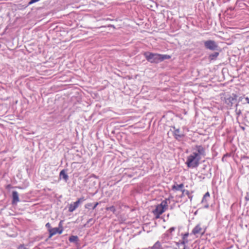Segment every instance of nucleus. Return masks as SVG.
<instances>
[{
	"instance_id": "nucleus-1",
	"label": "nucleus",
	"mask_w": 249,
	"mask_h": 249,
	"mask_svg": "<svg viewBox=\"0 0 249 249\" xmlns=\"http://www.w3.org/2000/svg\"><path fill=\"white\" fill-rule=\"evenodd\" d=\"M143 55L146 59L151 63H159L165 59L170 58V56L166 54H161L145 52Z\"/></svg>"
},
{
	"instance_id": "nucleus-2",
	"label": "nucleus",
	"mask_w": 249,
	"mask_h": 249,
	"mask_svg": "<svg viewBox=\"0 0 249 249\" xmlns=\"http://www.w3.org/2000/svg\"><path fill=\"white\" fill-rule=\"evenodd\" d=\"M196 154H191L187 158L186 164L189 168H196L197 167L199 164L200 159L197 158Z\"/></svg>"
},
{
	"instance_id": "nucleus-3",
	"label": "nucleus",
	"mask_w": 249,
	"mask_h": 249,
	"mask_svg": "<svg viewBox=\"0 0 249 249\" xmlns=\"http://www.w3.org/2000/svg\"><path fill=\"white\" fill-rule=\"evenodd\" d=\"M167 201L166 199L163 200L160 204L158 205L155 209L153 210V213L156 218H159L160 215L165 212L167 208Z\"/></svg>"
},
{
	"instance_id": "nucleus-4",
	"label": "nucleus",
	"mask_w": 249,
	"mask_h": 249,
	"mask_svg": "<svg viewBox=\"0 0 249 249\" xmlns=\"http://www.w3.org/2000/svg\"><path fill=\"white\" fill-rule=\"evenodd\" d=\"M192 154H196L200 160L206 156L205 147L202 145H196L192 147Z\"/></svg>"
},
{
	"instance_id": "nucleus-5",
	"label": "nucleus",
	"mask_w": 249,
	"mask_h": 249,
	"mask_svg": "<svg viewBox=\"0 0 249 249\" xmlns=\"http://www.w3.org/2000/svg\"><path fill=\"white\" fill-rule=\"evenodd\" d=\"M237 95L235 94H232L225 98V103L228 108H231L233 105H235L237 100Z\"/></svg>"
},
{
	"instance_id": "nucleus-6",
	"label": "nucleus",
	"mask_w": 249,
	"mask_h": 249,
	"mask_svg": "<svg viewBox=\"0 0 249 249\" xmlns=\"http://www.w3.org/2000/svg\"><path fill=\"white\" fill-rule=\"evenodd\" d=\"M204 46L206 49L211 51H218L219 47L218 44L214 40H209L204 41Z\"/></svg>"
},
{
	"instance_id": "nucleus-7",
	"label": "nucleus",
	"mask_w": 249,
	"mask_h": 249,
	"mask_svg": "<svg viewBox=\"0 0 249 249\" xmlns=\"http://www.w3.org/2000/svg\"><path fill=\"white\" fill-rule=\"evenodd\" d=\"M85 200L86 199L84 197H81L78 198L76 201L70 205L69 207V211L70 212H73L76 208H78L80 204L83 203Z\"/></svg>"
},
{
	"instance_id": "nucleus-8",
	"label": "nucleus",
	"mask_w": 249,
	"mask_h": 249,
	"mask_svg": "<svg viewBox=\"0 0 249 249\" xmlns=\"http://www.w3.org/2000/svg\"><path fill=\"white\" fill-rule=\"evenodd\" d=\"M204 232L205 230L201 228V225L200 224L196 225L192 231V233L194 235H196L197 234L203 235Z\"/></svg>"
},
{
	"instance_id": "nucleus-9",
	"label": "nucleus",
	"mask_w": 249,
	"mask_h": 249,
	"mask_svg": "<svg viewBox=\"0 0 249 249\" xmlns=\"http://www.w3.org/2000/svg\"><path fill=\"white\" fill-rule=\"evenodd\" d=\"M210 197V195L208 192L206 193L203 196L202 199L201 200V203L204 205V208H208L209 207L208 201Z\"/></svg>"
},
{
	"instance_id": "nucleus-10",
	"label": "nucleus",
	"mask_w": 249,
	"mask_h": 249,
	"mask_svg": "<svg viewBox=\"0 0 249 249\" xmlns=\"http://www.w3.org/2000/svg\"><path fill=\"white\" fill-rule=\"evenodd\" d=\"M188 235V232L182 234V240L180 242L177 243V245L178 246L180 245L186 246V244L188 242V240L187 239Z\"/></svg>"
},
{
	"instance_id": "nucleus-11",
	"label": "nucleus",
	"mask_w": 249,
	"mask_h": 249,
	"mask_svg": "<svg viewBox=\"0 0 249 249\" xmlns=\"http://www.w3.org/2000/svg\"><path fill=\"white\" fill-rule=\"evenodd\" d=\"M63 231V229L61 228V229H59V228H52V229L50 230V235L49 237H51L53 235H55L57 233H58L59 234H61Z\"/></svg>"
},
{
	"instance_id": "nucleus-12",
	"label": "nucleus",
	"mask_w": 249,
	"mask_h": 249,
	"mask_svg": "<svg viewBox=\"0 0 249 249\" xmlns=\"http://www.w3.org/2000/svg\"><path fill=\"white\" fill-rule=\"evenodd\" d=\"M173 128L175 129L174 136L176 139L179 140L180 139L184 137V135L180 133V130L179 129H175V127H174Z\"/></svg>"
},
{
	"instance_id": "nucleus-13",
	"label": "nucleus",
	"mask_w": 249,
	"mask_h": 249,
	"mask_svg": "<svg viewBox=\"0 0 249 249\" xmlns=\"http://www.w3.org/2000/svg\"><path fill=\"white\" fill-rule=\"evenodd\" d=\"M19 201L18 193L16 191L12 192V204H17Z\"/></svg>"
},
{
	"instance_id": "nucleus-14",
	"label": "nucleus",
	"mask_w": 249,
	"mask_h": 249,
	"mask_svg": "<svg viewBox=\"0 0 249 249\" xmlns=\"http://www.w3.org/2000/svg\"><path fill=\"white\" fill-rule=\"evenodd\" d=\"M59 176L60 178H62L65 181H67L69 179V176L64 170H63L60 172Z\"/></svg>"
},
{
	"instance_id": "nucleus-15",
	"label": "nucleus",
	"mask_w": 249,
	"mask_h": 249,
	"mask_svg": "<svg viewBox=\"0 0 249 249\" xmlns=\"http://www.w3.org/2000/svg\"><path fill=\"white\" fill-rule=\"evenodd\" d=\"M183 187H184V184L183 183H181L180 184H174L172 186V189L176 190V191H178V190L181 191V190H183Z\"/></svg>"
},
{
	"instance_id": "nucleus-16",
	"label": "nucleus",
	"mask_w": 249,
	"mask_h": 249,
	"mask_svg": "<svg viewBox=\"0 0 249 249\" xmlns=\"http://www.w3.org/2000/svg\"><path fill=\"white\" fill-rule=\"evenodd\" d=\"M219 53L218 52H214L213 53L210 54L209 55V59L210 60H216L218 56L219 55Z\"/></svg>"
},
{
	"instance_id": "nucleus-17",
	"label": "nucleus",
	"mask_w": 249,
	"mask_h": 249,
	"mask_svg": "<svg viewBox=\"0 0 249 249\" xmlns=\"http://www.w3.org/2000/svg\"><path fill=\"white\" fill-rule=\"evenodd\" d=\"M98 204H99L98 202H96L93 206L92 203H89L86 204L85 205V207L86 209H90V208L92 207V209L94 210L96 208V207L98 206Z\"/></svg>"
},
{
	"instance_id": "nucleus-18",
	"label": "nucleus",
	"mask_w": 249,
	"mask_h": 249,
	"mask_svg": "<svg viewBox=\"0 0 249 249\" xmlns=\"http://www.w3.org/2000/svg\"><path fill=\"white\" fill-rule=\"evenodd\" d=\"M243 102V104H249V98L248 97H239V98L238 99V102Z\"/></svg>"
},
{
	"instance_id": "nucleus-19",
	"label": "nucleus",
	"mask_w": 249,
	"mask_h": 249,
	"mask_svg": "<svg viewBox=\"0 0 249 249\" xmlns=\"http://www.w3.org/2000/svg\"><path fill=\"white\" fill-rule=\"evenodd\" d=\"M69 240L70 242H77L78 241V237L76 235H71L69 237Z\"/></svg>"
},
{
	"instance_id": "nucleus-20",
	"label": "nucleus",
	"mask_w": 249,
	"mask_h": 249,
	"mask_svg": "<svg viewBox=\"0 0 249 249\" xmlns=\"http://www.w3.org/2000/svg\"><path fill=\"white\" fill-rule=\"evenodd\" d=\"M238 106V104H235V107H236V108H235V112L236 113V114L238 116H239L241 113H242V111H241V110L240 109H238L237 108V106Z\"/></svg>"
},
{
	"instance_id": "nucleus-21",
	"label": "nucleus",
	"mask_w": 249,
	"mask_h": 249,
	"mask_svg": "<svg viewBox=\"0 0 249 249\" xmlns=\"http://www.w3.org/2000/svg\"><path fill=\"white\" fill-rule=\"evenodd\" d=\"M181 191L182 192V196L184 195L189 196V194H190L189 191L187 190L183 189L181 190Z\"/></svg>"
},
{
	"instance_id": "nucleus-22",
	"label": "nucleus",
	"mask_w": 249,
	"mask_h": 249,
	"mask_svg": "<svg viewBox=\"0 0 249 249\" xmlns=\"http://www.w3.org/2000/svg\"><path fill=\"white\" fill-rule=\"evenodd\" d=\"M106 209H107V210L110 211L113 213H114L116 211V209H115V207L113 206H112L109 207H107L106 208Z\"/></svg>"
},
{
	"instance_id": "nucleus-23",
	"label": "nucleus",
	"mask_w": 249,
	"mask_h": 249,
	"mask_svg": "<svg viewBox=\"0 0 249 249\" xmlns=\"http://www.w3.org/2000/svg\"><path fill=\"white\" fill-rule=\"evenodd\" d=\"M160 243L159 241H158L154 245L152 248L153 249H158L160 248Z\"/></svg>"
},
{
	"instance_id": "nucleus-24",
	"label": "nucleus",
	"mask_w": 249,
	"mask_h": 249,
	"mask_svg": "<svg viewBox=\"0 0 249 249\" xmlns=\"http://www.w3.org/2000/svg\"><path fill=\"white\" fill-rule=\"evenodd\" d=\"M46 227L48 228V231L50 232V230L52 229V228L51 227V224L49 223H47L46 225Z\"/></svg>"
},
{
	"instance_id": "nucleus-25",
	"label": "nucleus",
	"mask_w": 249,
	"mask_h": 249,
	"mask_svg": "<svg viewBox=\"0 0 249 249\" xmlns=\"http://www.w3.org/2000/svg\"><path fill=\"white\" fill-rule=\"evenodd\" d=\"M39 0H31L28 3V5H31L34 3L38 1Z\"/></svg>"
},
{
	"instance_id": "nucleus-26",
	"label": "nucleus",
	"mask_w": 249,
	"mask_h": 249,
	"mask_svg": "<svg viewBox=\"0 0 249 249\" xmlns=\"http://www.w3.org/2000/svg\"><path fill=\"white\" fill-rule=\"evenodd\" d=\"M175 230V227H171L170 228L168 231L167 232H169L170 233H172L173 231H174Z\"/></svg>"
},
{
	"instance_id": "nucleus-27",
	"label": "nucleus",
	"mask_w": 249,
	"mask_h": 249,
	"mask_svg": "<svg viewBox=\"0 0 249 249\" xmlns=\"http://www.w3.org/2000/svg\"><path fill=\"white\" fill-rule=\"evenodd\" d=\"M92 222V224L94 223V220L92 218H90L89 219V220L87 221V223H89L90 222Z\"/></svg>"
},
{
	"instance_id": "nucleus-28",
	"label": "nucleus",
	"mask_w": 249,
	"mask_h": 249,
	"mask_svg": "<svg viewBox=\"0 0 249 249\" xmlns=\"http://www.w3.org/2000/svg\"><path fill=\"white\" fill-rule=\"evenodd\" d=\"M188 196L189 199L191 201L192 200V198H193V196L191 194H190L189 196Z\"/></svg>"
},
{
	"instance_id": "nucleus-29",
	"label": "nucleus",
	"mask_w": 249,
	"mask_h": 249,
	"mask_svg": "<svg viewBox=\"0 0 249 249\" xmlns=\"http://www.w3.org/2000/svg\"><path fill=\"white\" fill-rule=\"evenodd\" d=\"M246 200H249V197L246 196Z\"/></svg>"
}]
</instances>
